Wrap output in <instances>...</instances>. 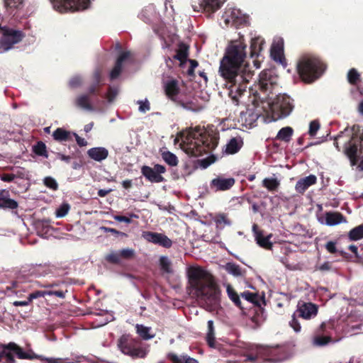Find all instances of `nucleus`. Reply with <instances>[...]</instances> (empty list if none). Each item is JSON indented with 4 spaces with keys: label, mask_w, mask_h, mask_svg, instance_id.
Segmentation results:
<instances>
[{
    "label": "nucleus",
    "mask_w": 363,
    "mask_h": 363,
    "mask_svg": "<svg viewBox=\"0 0 363 363\" xmlns=\"http://www.w3.org/2000/svg\"><path fill=\"white\" fill-rule=\"evenodd\" d=\"M59 286L58 283H52L51 284H45L43 286L45 288H50V289L45 290V294L48 296H56L57 297L64 298L65 297V292H67V290L65 291L60 290V289H55L57 286Z\"/></svg>",
    "instance_id": "nucleus-33"
},
{
    "label": "nucleus",
    "mask_w": 363,
    "mask_h": 363,
    "mask_svg": "<svg viewBox=\"0 0 363 363\" xmlns=\"http://www.w3.org/2000/svg\"><path fill=\"white\" fill-rule=\"evenodd\" d=\"M264 40L260 37H255L251 40L250 43V57H258L263 49Z\"/></svg>",
    "instance_id": "nucleus-26"
},
{
    "label": "nucleus",
    "mask_w": 363,
    "mask_h": 363,
    "mask_svg": "<svg viewBox=\"0 0 363 363\" xmlns=\"http://www.w3.org/2000/svg\"><path fill=\"white\" fill-rule=\"evenodd\" d=\"M69 130L62 128H57L52 133V137L55 140L58 142H66L72 140V134Z\"/></svg>",
    "instance_id": "nucleus-29"
},
{
    "label": "nucleus",
    "mask_w": 363,
    "mask_h": 363,
    "mask_svg": "<svg viewBox=\"0 0 363 363\" xmlns=\"http://www.w3.org/2000/svg\"><path fill=\"white\" fill-rule=\"evenodd\" d=\"M154 168L147 165H143L141 168L142 174L150 182L160 183L162 182L164 179L162 175L155 173Z\"/></svg>",
    "instance_id": "nucleus-24"
},
{
    "label": "nucleus",
    "mask_w": 363,
    "mask_h": 363,
    "mask_svg": "<svg viewBox=\"0 0 363 363\" xmlns=\"http://www.w3.org/2000/svg\"><path fill=\"white\" fill-rule=\"evenodd\" d=\"M226 291L229 298L234 303L236 306L242 310L243 307L242 306V302L240 301V296L236 291L233 289V287L228 284L227 286Z\"/></svg>",
    "instance_id": "nucleus-35"
},
{
    "label": "nucleus",
    "mask_w": 363,
    "mask_h": 363,
    "mask_svg": "<svg viewBox=\"0 0 363 363\" xmlns=\"http://www.w3.org/2000/svg\"><path fill=\"white\" fill-rule=\"evenodd\" d=\"M225 269L228 273L235 277H244L245 274V270L242 269L240 265L235 263H228Z\"/></svg>",
    "instance_id": "nucleus-37"
},
{
    "label": "nucleus",
    "mask_w": 363,
    "mask_h": 363,
    "mask_svg": "<svg viewBox=\"0 0 363 363\" xmlns=\"http://www.w3.org/2000/svg\"><path fill=\"white\" fill-rule=\"evenodd\" d=\"M90 97L87 94L79 95L75 100V105L85 110L93 111L94 107L91 103Z\"/></svg>",
    "instance_id": "nucleus-30"
},
{
    "label": "nucleus",
    "mask_w": 363,
    "mask_h": 363,
    "mask_svg": "<svg viewBox=\"0 0 363 363\" xmlns=\"http://www.w3.org/2000/svg\"><path fill=\"white\" fill-rule=\"evenodd\" d=\"M246 48L242 36L231 41L220 60L218 69L220 76L230 84L229 96L236 105L239 104V99L247 92L251 77V73H246L243 67L247 57Z\"/></svg>",
    "instance_id": "nucleus-1"
},
{
    "label": "nucleus",
    "mask_w": 363,
    "mask_h": 363,
    "mask_svg": "<svg viewBox=\"0 0 363 363\" xmlns=\"http://www.w3.org/2000/svg\"><path fill=\"white\" fill-rule=\"evenodd\" d=\"M332 341V337L329 335H318L314 338V343L318 346H325Z\"/></svg>",
    "instance_id": "nucleus-47"
},
{
    "label": "nucleus",
    "mask_w": 363,
    "mask_h": 363,
    "mask_svg": "<svg viewBox=\"0 0 363 363\" xmlns=\"http://www.w3.org/2000/svg\"><path fill=\"white\" fill-rule=\"evenodd\" d=\"M241 296L250 303L259 306L258 296L257 294L250 291H244L241 294Z\"/></svg>",
    "instance_id": "nucleus-48"
},
{
    "label": "nucleus",
    "mask_w": 363,
    "mask_h": 363,
    "mask_svg": "<svg viewBox=\"0 0 363 363\" xmlns=\"http://www.w3.org/2000/svg\"><path fill=\"white\" fill-rule=\"evenodd\" d=\"M117 345L123 354L134 359L144 358L147 354V351L142 347L140 340L133 338L128 335H123L118 339Z\"/></svg>",
    "instance_id": "nucleus-6"
},
{
    "label": "nucleus",
    "mask_w": 363,
    "mask_h": 363,
    "mask_svg": "<svg viewBox=\"0 0 363 363\" xmlns=\"http://www.w3.org/2000/svg\"><path fill=\"white\" fill-rule=\"evenodd\" d=\"M325 249L331 254L337 252L336 242L333 241H329L325 245Z\"/></svg>",
    "instance_id": "nucleus-64"
},
{
    "label": "nucleus",
    "mask_w": 363,
    "mask_h": 363,
    "mask_svg": "<svg viewBox=\"0 0 363 363\" xmlns=\"http://www.w3.org/2000/svg\"><path fill=\"white\" fill-rule=\"evenodd\" d=\"M160 264L163 271L166 272H171V262L169 259L166 257H162L160 259Z\"/></svg>",
    "instance_id": "nucleus-54"
},
{
    "label": "nucleus",
    "mask_w": 363,
    "mask_h": 363,
    "mask_svg": "<svg viewBox=\"0 0 363 363\" xmlns=\"http://www.w3.org/2000/svg\"><path fill=\"white\" fill-rule=\"evenodd\" d=\"M278 76L272 69H264L259 74V89L267 96L277 84Z\"/></svg>",
    "instance_id": "nucleus-9"
},
{
    "label": "nucleus",
    "mask_w": 363,
    "mask_h": 363,
    "mask_svg": "<svg viewBox=\"0 0 363 363\" xmlns=\"http://www.w3.org/2000/svg\"><path fill=\"white\" fill-rule=\"evenodd\" d=\"M325 68V64L320 58L309 55L301 57L296 65L300 78L306 83H312L320 78Z\"/></svg>",
    "instance_id": "nucleus-4"
},
{
    "label": "nucleus",
    "mask_w": 363,
    "mask_h": 363,
    "mask_svg": "<svg viewBox=\"0 0 363 363\" xmlns=\"http://www.w3.org/2000/svg\"><path fill=\"white\" fill-rule=\"evenodd\" d=\"M345 221V216L340 212H328L325 214V223L328 225H335Z\"/></svg>",
    "instance_id": "nucleus-28"
},
{
    "label": "nucleus",
    "mask_w": 363,
    "mask_h": 363,
    "mask_svg": "<svg viewBox=\"0 0 363 363\" xmlns=\"http://www.w3.org/2000/svg\"><path fill=\"white\" fill-rule=\"evenodd\" d=\"M216 160V157L213 155L208 157L205 159L198 160V162L200 164L201 167L203 169L207 168L209 165L213 163Z\"/></svg>",
    "instance_id": "nucleus-58"
},
{
    "label": "nucleus",
    "mask_w": 363,
    "mask_h": 363,
    "mask_svg": "<svg viewBox=\"0 0 363 363\" xmlns=\"http://www.w3.org/2000/svg\"><path fill=\"white\" fill-rule=\"evenodd\" d=\"M23 0H4V7L8 11L12 12L18 9L23 4Z\"/></svg>",
    "instance_id": "nucleus-43"
},
{
    "label": "nucleus",
    "mask_w": 363,
    "mask_h": 363,
    "mask_svg": "<svg viewBox=\"0 0 363 363\" xmlns=\"http://www.w3.org/2000/svg\"><path fill=\"white\" fill-rule=\"evenodd\" d=\"M262 186L269 191H276L280 186L277 178H265L262 180Z\"/></svg>",
    "instance_id": "nucleus-36"
},
{
    "label": "nucleus",
    "mask_w": 363,
    "mask_h": 363,
    "mask_svg": "<svg viewBox=\"0 0 363 363\" xmlns=\"http://www.w3.org/2000/svg\"><path fill=\"white\" fill-rule=\"evenodd\" d=\"M0 32L2 33L0 45L5 51L12 48L13 45L21 42L24 38V33L21 30H16L6 26H4Z\"/></svg>",
    "instance_id": "nucleus-8"
},
{
    "label": "nucleus",
    "mask_w": 363,
    "mask_h": 363,
    "mask_svg": "<svg viewBox=\"0 0 363 363\" xmlns=\"http://www.w3.org/2000/svg\"><path fill=\"white\" fill-rule=\"evenodd\" d=\"M103 84L104 83L101 70H95L92 75V82L88 87L87 95L90 96L101 95V86L103 85Z\"/></svg>",
    "instance_id": "nucleus-17"
},
{
    "label": "nucleus",
    "mask_w": 363,
    "mask_h": 363,
    "mask_svg": "<svg viewBox=\"0 0 363 363\" xmlns=\"http://www.w3.org/2000/svg\"><path fill=\"white\" fill-rule=\"evenodd\" d=\"M105 259L111 264H118L121 262V257L119 252H111L105 257Z\"/></svg>",
    "instance_id": "nucleus-50"
},
{
    "label": "nucleus",
    "mask_w": 363,
    "mask_h": 363,
    "mask_svg": "<svg viewBox=\"0 0 363 363\" xmlns=\"http://www.w3.org/2000/svg\"><path fill=\"white\" fill-rule=\"evenodd\" d=\"M298 315H296V311L291 316V320L289 321V325L294 329L296 333H299L301 330V326L298 320Z\"/></svg>",
    "instance_id": "nucleus-51"
},
{
    "label": "nucleus",
    "mask_w": 363,
    "mask_h": 363,
    "mask_svg": "<svg viewBox=\"0 0 363 363\" xmlns=\"http://www.w3.org/2000/svg\"><path fill=\"white\" fill-rule=\"evenodd\" d=\"M3 347L6 350H7L15 353L19 359H35L36 354L33 352H32V354H29L24 352L20 346L14 342H9V344L4 345Z\"/></svg>",
    "instance_id": "nucleus-21"
},
{
    "label": "nucleus",
    "mask_w": 363,
    "mask_h": 363,
    "mask_svg": "<svg viewBox=\"0 0 363 363\" xmlns=\"http://www.w3.org/2000/svg\"><path fill=\"white\" fill-rule=\"evenodd\" d=\"M317 183V177L314 174L301 178L295 185V190L297 193L303 195L306 191L311 186Z\"/></svg>",
    "instance_id": "nucleus-20"
},
{
    "label": "nucleus",
    "mask_w": 363,
    "mask_h": 363,
    "mask_svg": "<svg viewBox=\"0 0 363 363\" xmlns=\"http://www.w3.org/2000/svg\"><path fill=\"white\" fill-rule=\"evenodd\" d=\"M187 61H189L190 63V67L187 71V73L189 76H194V69L199 65V63L196 60H189V58Z\"/></svg>",
    "instance_id": "nucleus-63"
},
{
    "label": "nucleus",
    "mask_w": 363,
    "mask_h": 363,
    "mask_svg": "<svg viewBox=\"0 0 363 363\" xmlns=\"http://www.w3.org/2000/svg\"><path fill=\"white\" fill-rule=\"evenodd\" d=\"M271 56L274 61L283 63L285 61L284 50L281 45H273L271 48Z\"/></svg>",
    "instance_id": "nucleus-32"
},
{
    "label": "nucleus",
    "mask_w": 363,
    "mask_h": 363,
    "mask_svg": "<svg viewBox=\"0 0 363 363\" xmlns=\"http://www.w3.org/2000/svg\"><path fill=\"white\" fill-rule=\"evenodd\" d=\"M101 230L105 233H111L115 236L121 235L122 237H127V234L121 231L117 230L115 228H111L108 227H102Z\"/></svg>",
    "instance_id": "nucleus-60"
},
{
    "label": "nucleus",
    "mask_w": 363,
    "mask_h": 363,
    "mask_svg": "<svg viewBox=\"0 0 363 363\" xmlns=\"http://www.w3.org/2000/svg\"><path fill=\"white\" fill-rule=\"evenodd\" d=\"M350 240L357 241L363 238V224H361L352 229L348 233Z\"/></svg>",
    "instance_id": "nucleus-38"
},
{
    "label": "nucleus",
    "mask_w": 363,
    "mask_h": 363,
    "mask_svg": "<svg viewBox=\"0 0 363 363\" xmlns=\"http://www.w3.org/2000/svg\"><path fill=\"white\" fill-rule=\"evenodd\" d=\"M252 230L257 245L265 250H272L273 244L270 241V239L272 237V235L269 234L267 236H264L263 235V232L258 229L257 225L256 224L253 225Z\"/></svg>",
    "instance_id": "nucleus-18"
},
{
    "label": "nucleus",
    "mask_w": 363,
    "mask_h": 363,
    "mask_svg": "<svg viewBox=\"0 0 363 363\" xmlns=\"http://www.w3.org/2000/svg\"><path fill=\"white\" fill-rule=\"evenodd\" d=\"M239 11H232L230 14V19L226 18L225 20V24H228L231 21L233 24L235 26H240L243 25L245 23V19L244 17L239 16Z\"/></svg>",
    "instance_id": "nucleus-40"
},
{
    "label": "nucleus",
    "mask_w": 363,
    "mask_h": 363,
    "mask_svg": "<svg viewBox=\"0 0 363 363\" xmlns=\"http://www.w3.org/2000/svg\"><path fill=\"white\" fill-rule=\"evenodd\" d=\"M33 152L38 155L42 156L45 158L48 157V154L47 151V147L45 144L42 141H38L33 147Z\"/></svg>",
    "instance_id": "nucleus-42"
},
{
    "label": "nucleus",
    "mask_w": 363,
    "mask_h": 363,
    "mask_svg": "<svg viewBox=\"0 0 363 363\" xmlns=\"http://www.w3.org/2000/svg\"><path fill=\"white\" fill-rule=\"evenodd\" d=\"M347 80L352 85H357L360 81V74L354 68H352L347 73Z\"/></svg>",
    "instance_id": "nucleus-44"
},
{
    "label": "nucleus",
    "mask_w": 363,
    "mask_h": 363,
    "mask_svg": "<svg viewBox=\"0 0 363 363\" xmlns=\"http://www.w3.org/2000/svg\"><path fill=\"white\" fill-rule=\"evenodd\" d=\"M70 209L69 204L67 203H63L60 206L59 208L56 209L55 216L57 218L65 217L69 212Z\"/></svg>",
    "instance_id": "nucleus-49"
},
{
    "label": "nucleus",
    "mask_w": 363,
    "mask_h": 363,
    "mask_svg": "<svg viewBox=\"0 0 363 363\" xmlns=\"http://www.w3.org/2000/svg\"><path fill=\"white\" fill-rule=\"evenodd\" d=\"M137 333L144 340H150L153 337V335H150V328L143 325H136Z\"/></svg>",
    "instance_id": "nucleus-46"
},
{
    "label": "nucleus",
    "mask_w": 363,
    "mask_h": 363,
    "mask_svg": "<svg viewBox=\"0 0 363 363\" xmlns=\"http://www.w3.org/2000/svg\"><path fill=\"white\" fill-rule=\"evenodd\" d=\"M130 52L124 51L119 54L118 56L115 65L110 72V79L114 80L118 78L121 75L124 64L130 59Z\"/></svg>",
    "instance_id": "nucleus-15"
},
{
    "label": "nucleus",
    "mask_w": 363,
    "mask_h": 363,
    "mask_svg": "<svg viewBox=\"0 0 363 363\" xmlns=\"http://www.w3.org/2000/svg\"><path fill=\"white\" fill-rule=\"evenodd\" d=\"M199 9L208 13H214L221 6L220 0H203L199 4Z\"/></svg>",
    "instance_id": "nucleus-27"
},
{
    "label": "nucleus",
    "mask_w": 363,
    "mask_h": 363,
    "mask_svg": "<svg viewBox=\"0 0 363 363\" xmlns=\"http://www.w3.org/2000/svg\"><path fill=\"white\" fill-rule=\"evenodd\" d=\"M362 133H360V127L359 125H353L352 128H345L344 131L340 132L335 138H334V145L337 148L338 151H340V147L338 144V140L344 137L347 138V140L344 141V150L347 145L349 140L352 138L354 134L357 135H360Z\"/></svg>",
    "instance_id": "nucleus-16"
},
{
    "label": "nucleus",
    "mask_w": 363,
    "mask_h": 363,
    "mask_svg": "<svg viewBox=\"0 0 363 363\" xmlns=\"http://www.w3.org/2000/svg\"><path fill=\"white\" fill-rule=\"evenodd\" d=\"M3 357H5V363H15L13 355L11 352H6L5 349L0 352V362Z\"/></svg>",
    "instance_id": "nucleus-57"
},
{
    "label": "nucleus",
    "mask_w": 363,
    "mask_h": 363,
    "mask_svg": "<svg viewBox=\"0 0 363 363\" xmlns=\"http://www.w3.org/2000/svg\"><path fill=\"white\" fill-rule=\"evenodd\" d=\"M44 184L49 189L56 191L58 189V184L55 179L51 177H46L44 180Z\"/></svg>",
    "instance_id": "nucleus-52"
},
{
    "label": "nucleus",
    "mask_w": 363,
    "mask_h": 363,
    "mask_svg": "<svg viewBox=\"0 0 363 363\" xmlns=\"http://www.w3.org/2000/svg\"><path fill=\"white\" fill-rule=\"evenodd\" d=\"M189 46L184 43H179L178 48L176 50V54L172 58L168 57L165 59V62L169 67H172L174 63V60H178L180 63V66L185 64L189 57Z\"/></svg>",
    "instance_id": "nucleus-13"
},
{
    "label": "nucleus",
    "mask_w": 363,
    "mask_h": 363,
    "mask_svg": "<svg viewBox=\"0 0 363 363\" xmlns=\"http://www.w3.org/2000/svg\"><path fill=\"white\" fill-rule=\"evenodd\" d=\"M54 4V7L56 8L60 12L76 11L86 9L89 3L90 0H50Z\"/></svg>",
    "instance_id": "nucleus-10"
},
{
    "label": "nucleus",
    "mask_w": 363,
    "mask_h": 363,
    "mask_svg": "<svg viewBox=\"0 0 363 363\" xmlns=\"http://www.w3.org/2000/svg\"><path fill=\"white\" fill-rule=\"evenodd\" d=\"M219 138L208 134L200 129L189 132L183 143L185 152L191 157H199L214 150L218 144Z\"/></svg>",
    "instance_id": "nucleus-3"
},
{
    "label": "nucleus",
    "mask_w": 363,
    "mask_h": 363,
    "mask_svg": "<svg viewBox=\"0 0 363 363\" xmlns=\"http://www.w3.org/2000/svg\"><path fill=\"white\" fill-rule=\"evenodd\" d=\"M142 236L147 241L166 248H169L172 245V241L167 235L162 233L144 231Z\"/></svg>",
    "instance_id": "nucleus-14"
},
{
    "label": "nucleus",
    "mask_w": 363,
    "mask_h": 363,
    "mask_svg": "<svg viewBox=\"0 0 363 363\" xmlns=\"http://www.w3.org/2000/svg\"><path fill=\"white\" fill-rule=\"evenodd\" d=\"M118 90L116 87L109 86L106 93V99L108 102H112L118 95Z\"/></svg>",
    "instance_id": "nucleus-56"
},
{
    "label": "nucleus",
    "mask_w": 363,
    "mask_h": 363,
    "mask_svg": "<svg viewBox=\"0 0 363 363\" xmlns=\"http://www.w3.org/2000/svg\"><path fill=\"white\" fill-rule=\"evenodd\" d=\"M18 203L13 199L9 198V191L3 189L0 191V208L16 209Z\"/></svg>",
    "instance_id": "nucleus-22"
},
{
    "label": "nucleus",
    "mask_w": 363,
    "mask_h": 363,
    "mask_svg": "<svg viewBox=\"0 0 363 363\" xmlns=\"http://www.w3.org/2000/svg\"><path fill=\"white\" fill-rule=\"evenodd\" d=\"M163 160L169 166L175 167L178 164L177 157L169 151H164L161 154Z\"/></svg>",
    "instance_id": "nucleus-39"
},
{
    "label": "nucleus",
    "mask_w": 363,
    "mask_h": 363,
    "mask_svg": "<svg viewBox=\"0 0 363 363\" xmlns=\"http://www.w3.org/2000/svg\"><path fill=\"white\" fill-rule=\"evenodd\" d=\"M45 296H46L45 291H35L30 294L28 297L29 301L31 302L33 299H36L40 297H44Z\"/></svg>",
    "instance_id": "nucleus-62"
},
{
    "label": "nucleus",
    "mask_w": 363,
    "mask_h": 363,
    "mask_svg": "<svg viewBox=\"0 0 363 363\" xmlns=\"http://www.w3.org/2000/svg\"><path fill=\"white\" fill-rule=\"evenodd\" d=\"M272 106L274 109L279 110L283 116H289L294 108L291 98L286 94L277 95Z\"/></svg>",
    "instance_id": "nucleus-12"
},
{
    "label": "nucleus",
    "mask_w": 363,
    "mask_h": 363,
    "mask_svg": "<svg viewBox=\"0 0 363 363\" xmlns=\"http://www.w3.org/2000/svg\"><path fill=\"white\" fill-rule=\"evenodd\" d=\"M235 179L233 177L225 178L218 176L211 182V187L216 191H226L230 189L235 184Z\"/></svg>",
    "instance_id": "nucleus-19"
},
{
    "label": "nucleus",
    "mask_w": 363,
    "mask_h": 363,
    "mask_svg": "<svg viewBox=\"0 0 363 363\" xmlns=\"http://www.w3.org/2000/svg\"><path fill=\"white\" fill-rule=\"evenodd\" d=\"M345 154L350 159L352 165L357 164L359 160L361 159L357 168L363 171V131L360 135L354 134L352 137L345 147Z\"/></svg>",
    "instance_id": "nucleus-7"
},
{
    "label": "nucleus",
    "mask_w": 363,
    "mask_h": 363,
    "mask_svg": "<svg viewBox=\"0 0 363 363\" xmlns=\"http://www.w3.org/2000/svg\"><path fill=\"white\" fill-rule=\"evenodd\" d=\"M35 359H39L42 363H67V359L45 357L38 354H36Z\"/></svg>",
    "instance_id": "nucleus-45"
},
{
    "label": "nucleus",
    "mask_w": 363,
    "mask_h": 363,
    "mask_svg": "<svg viewBox=\"0 0 363 363\" xmlns=\"http://www.w3.org/2000/svg\"><path fill=\"white\" fill-rule=\"evenodd\" d=\"M119 252L121 259H129L134 256V250L132 249H123Z\"/></svg>",
    "instance_id": "nucleus-59"
},
{
    "label": "nucleus",
    "mask_w": 363,
    "mask_h": 363,
    "mask_svg": "<svg viewBox=\"0 0 363 363\" xmlns=\"http://www.w3.org/2000/svg\"><path fill=\"white\" fill-rule=\"evenodd\" d=\"M189 294L210 307L220 303V290L214 277L200 267L187 271Z\"/></svg>",
    "instance_id": "nucleus-2"
},
{
    "label": "nucleus",
    "mask_w": 363,
    "mask_h": 363,
    "mask_svg": "<svg viewBox=\"0 0 363 363\" xmlns=\"http://www.w3.org/2000/svg\"><path fill=\"white\" fill-rule=\"evenodd\" d=\"M162 88L167 98L174 102L177 106L186 110L196 111L197 105L191 101H184L179 97L181 89L179 82L177 79L169 78L162 82Z\"/></svg>",
    "instance_id": "nucleus-5"
},
{
    "label": "nucleus",
    "mask_w": 363,
    "mask_h": 363,
    "mask_svg": "<svg viewBox=\"0 0 363 363\" xmlns=\"http://www.w3.org/2000/svg\"><path fill=\"white\" fill-rule=\"evenodd\" d=\"M187 355H182L179 357L174 353H169L167 355V358L172 362V363H184L185 362V358H186Z\"/></svg>",
    "instance_id": "nucleus-55"
},
{
    "label": "nucleus",
    "mask_w": 363,
    "mask_h": 363,
    "mask_svg": "<svg viewBox=\"0 0 363 363\" xmlns=\"http://www.w3.org/2000/svg\"><path fill=\"white\" fill-rule=\"evenodd\" d=\"M206 341L211 347L215 346V331L213 321L210 320L208 321V333L206 334Z\"/></svg>",
    "instance_id": "nucleus-41"
},
{
    "label": "nucleus",
    "mask_w": 363,
    "mask_h": 363,
    "mask_svg": "<svg viewBox=\"0 0 363 363\" xmlns=\"http://www.w3.org/2000/svg\"><path fill=\"white\" fill-rule=\"evenodd\" d=\"M243 144L241 137L232 138L225 145V152L228 155H234L240 151Z\"/></svg>",
    "instance_id": "nucleus-23"
},
{
    "label": "nucleus",
    "mask_w": 363,
    "mask_h": 363,
    "mask_svg": "<svg viewBox=\"0 0 363 363\" xmlns=\"http://www.w3.org/2000/svg\"><path fill=\"white\" fill-rule=\"evenodd\" d=\"M213 220L218 228H223L226 225H231V220L229 219L228 214L225 213H219L216 214Z\"/></svg>",
    "instance_id": "nucleus-34"
},
{
    "label": "nucleus",
    "mask_w": 363,
    "mask_h": 363,
    "mask_svg": "<svg viewBox=\"0 0 363 363\" xmlns=\"http://www.w3.org/2000/svg\"><path fill=\"white\" fill-rule=\"evenodd\" d=\"M293 134L294 129L291 127H284L279 130L276 136V140L289 143L291 140Z\"/></svg>",
    "instance_id": "nucleus-31"
},
{
    "label": "nucleus",
    "mask_w": 363,
    "mask_h": 363,
    "mask_svg": "<svg viewBox=\"0 0 363 363\" xmlns=\"http://www.w3.org/2000/svg\"><path fill=\"white\" fill-rule=\"evenodd\" d=\"M88 156L97 162H101L107 158L108 151L105 147H92L87 151Z\"/></svg>",
    "instance_id": "nucleus-25"
},
{
    "label": "nucleus",
    "mask_w": 363,
    "mask_h": 363,
    "mask_svg": "<svg viewBox=\"0 0 363 363\" xmlns=\"http://www.w3.org/2000/svg\"><path fill=\"white\" fill-rule=\"evenodd\" d=\"M140 104L139 111L143 113H145L150 110V102L146 99L145 101H139L138 102Z\"/></svg>",
    "instance_id": "nucleus-61"
},
{
    "label": "nucleus",
    "mask_w": 363,
    "mask_h": 363,
    "mask_svg": "<svg viewBox=\"0 0 363 363\" xmlns=\"http://www.w3.org/2000/svg\"><path fill=\"white\" fill-rule=\"evenodd\" d=\"M320 128V123L317 120L312 121L309 124L308 134L311 137L316 135L318 130Z\"/></svg>",
    "instance_id": "nucleus-53"
},
{
    "label": "nucleus",
    "mask_w": 363,
    "mask_h": 363,
    "mask_svg": "<svg viewBox=\"0 0 363 363\" xmlns=\"http://www.w3.org/2000/svg\"><path fill=\"white\" fill-rule=\"evenodd\" d=\"M318 313V306L311 302L299 301L296 310V315L305 320L315 318Z\"/></svg>",
    "instance_id": "nucleus-11"
}]
</instances>
